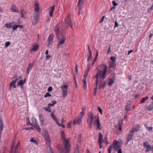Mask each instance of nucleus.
<instances>
[{
  "label": "nucleus",
  "instance_id": "obj_12",
  "mask_svg": "<svg viewBox=\"0 0 153 153\" xmlns=\"http://www.w3.org/2000/svg\"><path fill=\"white\" fill-rule=\"evenodd\" d=\"M94 124L95 125L97 126L98 129L100 130L102 129V126H101L100 123V122L99 117H97L96 120V123L94 122Z\"/></svg>",
  "mask_w": 153,
  "mask_h": 153
},
{
  "label": "nucleus",
  "instance_id": "obj_43",
  "mask_svg": "<svg viewBox=\"0 0 153 153\" xmlns=\"http://www.w3.org/2000/svg\"><path fill=\"white\" fill-rule=\"evenodd\" d=\"M92 53H90L89 56L88 57L87 62H89L92 59Z\"/></svg>",
  "mask_w": 153,
  "mask_h": 153
},
{
  "label": "nucleus",
  "instance_id": "obj_59",
  "mask_svg": "<svg viewBox=\"0 0 153 153\" xmlns=\"http://www.w3.org/2000/svg\"><path fill=\"white\" fill-rule=\"evenodd\" d=\"M122 123H121V124ZM121 125L122 124H119V127L118 128L119 130L120 131H121L122 130V126H121Z\"/></svg>",
  "mask_w": 153,
  "mask_h": 153
},
{
  "label": "nucleus",
  "instance_id": "obj_7",
  "mask_svg": "<svg viewBox=\"0 0 153 153\" xmlns=\"http://www.w3.org/2000/svg\"><path fill=\"white\" fill-rule=\"evenodd\" d=\"M143 146L145 148V152L147 153L152 150V146L148 142L145 141L143 143Z\"/></svg>",
  "mask_w": 153,
  "mask_h": 153
},
{
  "label": "nucleus",
  "instance_id": "obj_11",
  "mask_svg": "<svg viewBox=\"0 0 153 153\" xmlns=\"http://www.w3.org/2000/svg\"><path fill=\"white\" fill-rule=\"evenodd\" d=\"M34 63L29 64L26 70L27 74L28 75L33 66Z\"/></svg>",
  "mask_w": 153,
  "mask_h": 153
},
{
  "label": "nucleus",
  "instance_id": "obj_39",
  "mask_svg": "<svg viewBox=\"0 0 153 153\" xmlns=\"http://www.w3.org/2000/svg\"><path fill=\"white\" fill-rule=\"evenodd\" d=\"M60 137L66 140V139L65 138L64 133L63 131H60Z\"/></svg>",
  "mask_w": 153,
  "mask_h": 153
},
{
  "label": "nucleus",
  "instance_id": "obj_42",
  "mask_svg": "<svg viewBox=\"0 0 153 153\" xmlns=\"http://www.w3.org/2000/svg\"><path fill=\"white\" fill-rule=\"evenodd\" d=\"M23 83L22 79H21L18 82L17 84V85L18 86L22 85H23Z\"/></svg>",
  "mask_w": 153,
  "mask_h": 153
},
{
  "label": "nucleus",
  "instance_id": "obj_63",
  "mask_svg": "<svg viewBox=\"0 0 153 153\" xmlns=\"http://www.w3.org/2000/svg\"><path fill=\"white\" fill-rule=\"evenodd\" d=\"M88 73H85L84 75V79H86L88 76Z\"/></svg>",
  "mask_w": 153,
  "mask_h": 153
},
{
  "label": "nucleus",
  "instance_id": "obj_38",
  "mask_svg": "<svg viewBox=\"0 0 153 153\" xmlns=\"http://www.w3.org/2000/svg\"><path fill=\"white\" fill-rule=\"evenodd\" d=\"M103 142L105 144H107H107H108L109 143L108 141V138L107 137H104V139ZM106 146H107V145Z\"/></svg>",
  "mask_w": 153,
  "mask_h": 153
},
{
  "label": "nucleus",
  "instance_id": "obj_61",
  "mask_svg": "<svg viewBox=\"0 0 153 153\" xmlns=\"http://www.w3.org/2000/svg\"><path fill=\"white\" fill-rule=\"evenodd\" d=\"M110 47L111 46H109L108 49V51L107 52V54H109L111 53V51H110Z\"/></svg>",
  "mask_w": 153,
  "mask_h": 153
},
{
  "label": "nucleus",
  "instance_id": "obj_44",
  "mask_svg": "<svg viewBox=\"0 0 153 153\" xmlns=\"http://www.w3.org/2000/svg\"><path fill=\"white\" fill-rule=\"evenodd\" d=\"M26 121L27 126H32V124L30 123L29 118L28 117L26 118Z\"/></svg>",
  "mask_w": 153,
  "mask_h": 153
},
{
  "label": "nucleus",
  "instance_id": "obj_46",
  "mask_svg": "<svg viewBox=\"0 0 153 153\" xmlns=\"http://www.w3.org/2000/svg\"><path fill=\"white\" fill-rule=\"evenodd\" d=\"M51 96V95L48 92H47L44 96V97L45 98H46L48 97Z\"/></svg>",
  "mask_w": 153,
  "mask_h": 153
},
{
  "label": "nucleus",
  "instance_id": "obj_35",
  "mask_svg": "<svg viewBox=\"0 0 153 153\" xmlns=\"http://www.w3.org/2000/svg\"><path fill=\"white\" fill-rule=\"evenodd\" d=\"M20 141H18V142H17V145H16L15 147H14V151H18V147L20 145Z\"/></svg>",
  "mask_w": 153,
  "mask_h": 153
},
{
  "label": "nucleus",
  "instance_id": "obj_48",
  "mask_svg": "<svg viewBox=\"0 0 153 153\" xmlns=\"http://www.w3.org/2000/svg\"><path fill=\"white\" fill-rule=\"evenodd\" d=\"M97 109L98 111L100 113V114L101 115H102V110L101 108L100 107L98 106L97 107Z\"/></svg>",
  "mask_w": 153,
  "mask_h": 153
},
{
  "label": "nucleus",
  "instance_id": "obj_33",
  "mask_svg": "<svg viewBox=\"0 0 153 153\" xmlns=\"http://www.w3.org/2000/svg\"><path fill=\"white\" fill-rule=\"evenodd\" d=\"M39 48V45H38L35 44L33 46V48L32 49L34 51H36Z\"/></svg>",
  "mask_w": 153,
  "mask_h": 153
},
{
  "label": "nucleus",
  "instance_id": "obj_6",
  "mask_svg": "<svg viewBox=\"0 0 153 153\" xmlns=\"http://www.w3.org/2000/svg\"><path fill=\"white\" fill-rule=\"evenodd\" d=\"M32 125H33V126L36 128L37 131L40 132L41 131V128L38 124L37 121L35 117H32Z\"/></svg>",
  "mask_w": 153,
  "mask_h": 153
},
{
  "label": "nucleus",
  "instance_id": "obj_50",
  "mask_svg": "<svg viewBox=\"0 0 153 153\" xmlns=\"http://www.w3.org/2000/svg\"><path fill=\"white\" fill-rule=\"evenodd\" d=\"M10 153H14V147L13 145H12L10 147Z\"/></svg>",
  "mask_w": 153,
  "mask_h": 153
},
{
  "label": "nucleus",
  "instance_id": "obj_49",
  "mask_svg": "<svg viewBox=\"0 0 153 153\" xmlns=\"http://www.w3.org/2000/svg\"><path fill=\"white\" fill-rule=\"evenodd\" d=\"M19 26H18L17 25H15L12 27V29L13 30H16Z\"/></svg>",
  "mask_w": 153,
  "mask_h": 153
},
{
  "label": "nucleus",
  "instance_id": "obj_21",
  "mask_svg": "<svg viewBox=\"0 0 153 153\" xmlns=\"http://www.w3.org/2000/svg\"><path fill=\"white\" fill-rule=\"evenodd\" d=\"M39 118L41 124H43L44 122V120L43 115L41 114H39Z\"/></svg>",
  "mask_w": 153,
  "mask_h": 153
},
{
  "label": "nucleus",
  "instance_id": "obj_18",
  "mask_svg": "<svg viewBox=\"0 0 153 153\" xmlns=\"http://www.w3.org/2000/svg\"><path fill=\"white\" fill-rule=\"evenodd\" d=\"M100 84L99 85V87L98 88L99 89L101 88L103 89L105 87L106 84V81H104L102 82V81L100 80Z\"/></svg>",
  "mask_w": 153,
  "mask_h": 153
},
{
  "label": "nucleus",
  "instance_id": "obj_4",
  "mask_svg": "<svg viewBox=\"0 0 153 153\" xmlns=\"http://www.w3.org/2000/svg\"><path fill=\"white\" fill-rule=\"evenodd\" d=\"M102 66L103 67H104V68L103 69V72H102V71L100 69L98 70L96 74L98 76H100L99 79H100L101 78L102 79H104L106 77V74L107 69V67L104 64H102Z\"/></svg>",
  "mask_w": 153,
  "mask_h": 153
},
{
  "label": "nucleus",
  "instance_id": "obj_58",
  "mask_svg": "<svg viewBox=\"0 0 153 153\" xmlns=\"http://www.w3.org/2000/svg\"><path fill=\"white\" fill-rule=\"evenodd\" d=\"M52 88L51 86H49L48 89V90H47V91H48V92H51L52 91Z\"/></svg>",
  "mask_w": 153,
  "mask_h": 153
},
{
  "label": "nucleus",
  "instance_id": "obj_1",
  "mask_svg": "<svg viewBox=\"0 0 153 153\" xmlns=\"http://www.w3.org/2000/svg\"><path fill=\"white\" fill-rule=\"evenodd\" d=\"M54 30L56 33V38L58 41V43L56 46V48H60L62 47V45H63L65 43L66 39L65 37L61 32L58 25L56 26L54 29Z\"/></svg>",
  "mask_w": 153,
  "mask_h": 153
},
{
  "label": "nucleus",
  "instance_id": "obj_26",
  "mask_svg": "<svg viewBox=\"0 0 153 153\" xmlns=\"http://www.w3.org/2000/svg\"><path fill=\"white\" fill-rule=\"evenodd\" d=\"M26 12L23 10V9H22L21 10V15L20 16L22 18H24L26 14Z\"/></svg>",
  "mask_w": 153,
  "mask_h": 153
},
{
  "label": "nucleus",
  "instance_id": "obj_64",
  "mask_svg": "<svg viewBox=\"0 0 153 153\" xmlns=\"http://www.w3.org/2000/svg\"><path fill=\"white\" fill-rule=\"evenodd\" d=\"M117 153H122V150L121 148H120L118 149Z\"/></svg>",
  "mask_w": 153,
  "mask_h": 153
},
{
  "label": "nucleus",
  "instance_id": "obj_54",
  "mask_svg": "<svg viewBox=\"0 0 153 153\" xmlns=\"http://www.w3.org/2000/svg\"><path fill=\"white\" fill-rule=\"evenodd\" d=\"M112 3L114 7L117 6L118 5V4L117 3H116V2L114 1H112Z\"/></svg>",
  "mask_w": 153,
  "mask_h": 153
},
{
  "label": "nucleus",
  "instance_id": "obj_62",
  "mask_svg": "<svg viewBox=\"0 0 153 153\" xmlns=\"http://www.w3.org/2000/svg\"><path fill=\"white\" fill-rule=\"evenodd\" d=\"M51 57V55H47L45 58L46 59L48 60L50 59V58Z\"/></svg>",
  "mask_w": 153,
  "mask_h": 153
},
{
  "label": "nucleus",
  "instance_id": "obj_47",
  "mask_svg": "<svg viewBox=\"0 0 153 153\" xmlns=\"http://www.w3.org/2000/svg\"><path fill=\"white\" fill-rule=\"evenodd\" d=\"M30 141L33 143L35 144H37V142L35 140L33 139V138L32 137L30 138Z\"/></svg>",
  "mask_w": 153,
  "mask_h": 153
},
{
  "label": "nucleus",
  "instance_id": "obj_14",
  "mask_svg": "<svg viewBox=\"0 0 153 153\" xmlns=\"http://www.w3.org/2000/svg\"><path fill=\"white\" fill-rule=\"evenodd\" d=\"M86 121V122L89 124V126L90 128H92L93 127V123L94 121L90 119L88 117H87Z\"/></svg>",
  "mask_w": 153,
  "mask_h": 153
},
{
  "label": "nucleus",
  "instance_id": "obj_56",
  "mask_svg": "<svg viewBox=\"0 0 153 153\" xmlns=\"http://www.w3.org/2000/svg\"><path fill=\"white\" fill-rule=\"evenodd\" d=\"M75 71L76 72V73H77L78 72V65H76L75 68Z\"/></svg>",
  "mask_w": 153,
  "mask_h": 153
},
{
  "label": "nucleus",
  "instance_id": "obj_15",
  "mask_svg": "<svg viewBox=\"0 0 153 153\" xmlns=\"http://www.w3.org/2000/svg\"><path fill=\"white\" fill-rule=\"evenodd\" d=\"M39 19V15L37 14H35L32 20L33 23H37Z\"/></svg>",
  "mask_w": 153,
  "mask_h": 153
},
{
  "label": "nucleus",
  "instance_id": "obj_40",
  "mask_svg": "<svg viewBox=\"0 0 153 153\" xmlns=\"http://www.w3.org/2000/svg\"><path fill=\"white\" fill-rule=\"evenodd\" d=\"M110 59L111 60V61H109V62H116V57L112 56L110 57Z\"/></svg>",
  "mask_w": 153,
  "mask_h": 153
},
{
  "label": "nucleus",
  "instance_id": "obj_32",
  "mask_svg": "<svg viewBox=\"0 0 153 153\" xmlns=\"http://www.w3.org/2000/svg\"><path fill=\"white\" fill-rule=\"evenodd\" d=\"M149 97L148 96H146L142 98L140 101L141 103H144L147 99H148Z\"/></svg>",
  "mask_w": 153,
  "mask_h": 153
},
{
  "label": "nucleus",
  "instance_id": "obj_37",
  "mask_svg": "<svg viewBox=\"0 0 153 153\" xmlns=\"http://www.w3.org/2000/svg\"><path fill=\"white\" fill-rule=\"evenodd\" d=\"M113 146V145L112 144L109 146L108 148V153H111V151Z\"/></svg>",
  "mask_w": 153,
  "mask_h": 153
},
{
  "label": "nucleus",
  "instance_id": "obj_51",
  "mask_svg": "<svg viewBox=\"0 0 153 153\" xmlns=\"http://www.w3.org/2000/svg\"><path fill=\"white\" fill-rule=\"evenodd\" d=\"M0 126H1L4 127V125L3 122V120L1 118L0 119Z\"/></svg>",
  "mask_w": 153,
  "mask_h": 153
},
{
  "label": "nucleus",
  "instance_id": "obj_10",
  "mask_svg": "<svg viewBox=\"0 0 153 153\" xmlns=\"http://www.w3.org/2000/svg\"><path fill=\"white\" fill-rule=\"evenodd\" d=\"M42 135L45 138V140L50 138V135L48 131L46 130H43L42 131Z\"/></svg>",
  "mask_w": 153,
  "mask_h": 153
},
{
  "label": "nucleus",
  "instance_id": "obj_19",
  "mask_svg": "<svg viewBox=\"0 0 153 153\" xmlns=\"http://www.w3.org/2000/svg\"><path fill=\"white\" fill-rule=\"evenodd\" d=\"M116 67V62H109V68H112L115 69Z\"/></svg>",
  "mask_w": 153,
  "mask_h": 153
},
{
  "label": "nucleus",
  "instance_id": "obj_28",
  "mask_svg": "<svg viewBox=\"0 0 153 153\" xmlns=\"http://www.w3.org/2000/svg\"><path fill=\"white\" fill-rule=\"evenodd\" d=\"M147 109L148 111H151L153 109V102L152 103L149 105L147 107Z\"/></svg>",
  "mask_w": 153,
  "mask_h": 153
},
{
  "label": "nucleus",
  "instance_id": "obj_25",
  "mask_svg": "<svg viewBox=\"0 0 153 153\" xmlns=\"http://www.w3.org/2000/svg\"><path fill=\"white\" fill-rule=\"evenodd\" d=\"M131 105V101L128 102L127 103L126 105V109L127 111H130V110L131 107L130 106Z\"/></svg>",
  "mask_w": 153,
  "mask_h": 153
},
{
  "label": "nucleus",
  "instance_id": "obj_29",
  "mask_svg": "<svg viewBox=\"0 0 153 153\" xmlns=\"http://www.w3.org/2000/svg\"><path fill=\"white\" fill-rule=\"evenodd\" d=\"M34 10L38 12L39 10V5L38 3H35L34 4Z\"/></svg>",
  "mask_w": 153,
  "mask_h": 153
},
{
  "label": "nucleus",
  "instance_id": "obj_45",
  "mask_svg": "<svg viewBox=\"0 0 153 153\" xmlns=\"http://www.w3.org/2000/svg\"><path fill=\"white\" fill-rule=\"evenodd\" d=\"M43 109L45 110L46 111H47L49 112H51V109L49 107H45L43 108Z\"/></svg>",
  "mask_w": 153,
  "mask_h": 153
},
{
  "label": "nucleus",
  "instance_id": "obj_23",
  "mask_svg": "<svg viewBox=\"0 0 153 153\" xmlns=\"http://www.w3.org/2000/svg\"><path fill=\"white\" fill-rule=\"evenodd\" d=\"M15 23L14 22H13L11 23H6L5 24V25L7 29H10L12 27L11 25H13Z\"/></svg>",
  "mask_w": 153,
  "mask_h": 153
},
{
  "label": "nucleus",
  "instance_id": "obj_22",
  "mask_svg": "<svg viewBox=\"0 0 153 153\" xmlns=\"http://www.w3.org/2000/svg\"><path fill=\"white\" fill-rule=\"evenodd\" d=\"M112 79L111 78L109 80V82L108 83V85L109 86H112V84L114 83V79L115 78L114 75H113Z\"/></svg>",
  "mask_w": 153,
  "mask_h": 153
},
{
  "label": "nucleus",
  "instance_id": "obj_16",
  "mask_svg": "<svg viewBox=\"0 0 153 153\" xmlns=\"http://www.w3.org/2000/svg\"><path fill=\"white\" fill-rule=\"evenodd\" d=\"M55 7V5L54 4L53 6L49 8V13L51 17H52L53 16Z\"/></svg>",
  "mask_w": 153,
  "mask_h": 153
},
{
  "label": "nucleus",
  "instance_id": "obj_55",
  "mask_svg": "<svg viewBox=\"0 0 153 153\" xmlns=\"http://www.w3.org/2000/svg\"><path fill=\"white\" fill-rule=\"evenodd\" d=\"M82 2V0H79L78 3V6H80Z\"/></svg>",
  "mask_w": 153,
  "mask_h": 153
},
{
  "label": "nucleus",
  "instance_id": "obj_60",
  "mask_svg": "<svg viewBox=\"0 0 153 153\" xmlns=\"http://www.w3.org/2000/svg\"><path fill=\"white\" fill-rule=\"evenodd\" d=\"M118 25L117 22V21H115V26H114V28H115V27H118Z\"/></svg>",
  "mask_w": 153,
  "mask_h": 153
},
{
  "label": "nucleus",
  "instance_id": "obj_27",
  "mask_svg": "<svg viewBox=\"0 0 153 153\" xmlns=\"http://www.w3.org/2000/svg\"><path fill=\"white\" fill-rule=\"evenodd\" d=\"M99 138L98 142H102V139L103 138V135L101 132H100L99 134Z\"/></svg>",
  "mask_w": 153,
  "mask_h": 153
},
{
  "label": "nucleus",
  "instance_id": "obj_30",
  "mask_svg": "<svg viewBox=\"0 0 153 153\" xmlns=\"http://www.w3.org/2000/svg\"><path fill=\"white\" fill-rule=\"evenodd\" d=\"M17 80V78L16 77L15 79L13 80L10 82V87H11V88L16 83Z\"/></svg>",
  "mask_w": 153,
  "mask_h": 153
},
{
  "label": "nucleus",
  "instance_id": "obj_41",
  "mask_svg": "<svg viewBox=\"0 0 153 153\" xmlns=\"http://www.w3.org/2000/svg\"><path fill=\"white\" fill-rule=\"evenodd\" d=\"M51 117L52 118V119L54 120H56V116H55V115L53 114V113H52L51 114Z\"/></svg>",
  "mask_w": 153,
  "mask_h": 153
},
{
  "label": "nucleus",
  "instance_id": "obj_36",
  "mask_svg": "<svg viewBox=\"0 0 153 153\" xmlns=\"http://www.w3.org/2000/svg\"><path fill=\"white\" fill-rule=\"evenodd\" d=\"M46 141V144L48 146H50V145L51 144V140L50 138H49L48 139H47L46 140H45Z\"/></svg>",
  "mask_w": 153,
  "mask_h": 153
},
{
  "label": "nucleus",
  "instance_id": "obj_8",
  "mask_svg": "<svg viewBox=\"0 0 153 153\" xmlns=\"http://www.w3.org/2000/svg\"><path fill=\"white\" fill-rule=\"evenodd\" d=\"M65 23L66 25H68L67 27L70 26L71 28H72L73 24L69 16H68L65 19Z\"/></svg>",
  "mask_w": 153,
  "mask_h": 153
},
{
  "label": "nucleus",
  "instance_id": "obj_9",
  "mask_svg": "<svg viewBox=\"0 0 153 153\" xmlns=\"http://www.w3.org/2000/svg\"><path fill=\"white\" fill-rule=\"evenodd\" d=\"M61 88L63 91V95L64 97L67 96V92L68 91V86L67 85H63L61 86Z\"/></svg>",
  "mask_w": 153,
  "mask_h": 153
},
{
  "label": "nucleus",
  "instance_id": "obj_2",
  "mask_svg": "<svg viewBox=\"0 0 153 153\" xmlns=\"http://www.w3.org/2000/svg\"><path fill=\"white\" fill-rule=\"evenodd\" d=\"M140 129V126L139 125H135L133 128L131 129L128 134L126 137V145L130 141L133 140V136L135 132H138Z\"/></svg>",
  "mask_w": 153,
  "mask_h": 153
},
{
  "label": "nucleus",
  "instance_id": "obj_20",
  "mask_svg": "<svg viewBox=\"0 0 153 153\" xmlns=\"http://www.w3.org/2000/svg\"><path fill=\"white\" fill-rule=\"evenodd\" d=\"M53 35H52L51 34L48 37V46L49 45L51 44L53 42Z\"/></svg>",
  "mask_w": 153,
  "mask_h": 153
},
{
  "label": "nucleus",
  "instance_id": "obj_57",
  "mask_svg": "<svg viewBox=\"0 0 153 153\" xmlns=\"http://www.w3.org/2000/svg\"><path fill=\"white\" fill-rule=\"evenodd\" d=\"M88 52L89 53H92V52L91 51V49H90V46L88 45Z\"/></svg>",
  "mask_w": 153,
  "mask_h": 153
},
{
  "label": "nucleus",
  "instance_id": "obj_13",
  "mask_svg": "<svg viewBox=\"0 0 153 153\" xmlns=\"http://www.w3.org/2000/svg\"><path fill=\"white\" fill-rule=\"evenodd\" d=\"M88 117H89L93 120H94V119H96L97 117L96 115H95L92 111L88 112Z\"/></svg>",
  "mask_w": 153,
  "mask_h": 153
},
{
  "label": "nucleus",
  "instance_id": "obj_31",
  "mask_svg": "<svg viewBox=\"0 0 153 153\" xmlns=\"http://www.w3.org/2000/svg\"><path fill=\"white\" fill-rule=\"evenodd\" d=\"M82 118V117H81L79 116L77 118L76 123L80 125L81 123Z\"/></svg>",
  "mask_w": 153,
  "mask_h": 153
},
{
  "label": "nucleus",
  "instance_id": "obj_17",
  "mask_svg": "<svg viewBox=\"0 0 153 153\" xmlns=\"http://www.w3.org/2000/svg\"><path fill=\"white\" fill-rule=\"evenodd\" d=\"M10 10L13 12L18 13L19 11L18 8L14 4H13L11 6Z\"/></svg>",
  "mask_w": 153,
  "mask_h": 153
},
{
  "label": "nucleus",
  "instance_id": "obj_5",
  "mask_svg": "<svg viewBox=\"0 0 153 153\" xmlns=\"http://www.w3.org/2000/svg\"><path fill=\"white\" fill-rule=\"evenodd\" d=\"M123 144V140L119 139L118 141H117L116 140H114L112 145H113L114 147L113 149L115 151H116L119 149L120 148Z\"/></svg>",
  "mask_w": 153,
  "mask_h": 153
},
{
  "label": "nucleus",
  "instance_id": "obj_34",
  "mask_svg": "<svg viewBox=\"0 0 153 153\" xmlns=\"http://www.w3.org/2000/svg\"><path fill=\"white\" fill-rule=\"evenodd\" d=\"M145 126L147 128V129L149 131H151L152 130L153 128L152 126H149L147 124H144Z\"/></svg>",
  "mask_w": 153,
  "mask_h": 153
},
{
  "label": "nucleus",
  "instance_id": "obj_53",
  "mask_svg": "<svg viewBox=\"0 0 153 153\" xmlns=\"http://www.w3.org/2000/svg\"><path fill=\"white\" fill-rule=\"evenodd\" d=\"M79 148H76L74 150V153H79Z\"/></svg>",
  "mask_w": 153,
  "mask_h": 153
},
{
  "label": "nucleus",
  "instance_id": "obj_52",
  "mask_svg": "<svg viewBox=\"0 0 153 153\" xmlns=\"http://www.w3.org/2000/svg\"><path fill=\"white\" fill-rule=\"evenodd\" d=\"M10 42H7L5 43V46L6 48H7L8 46L10 45Z\"/></svg>",
  "mask_w": 153,
  "mask_h": 153
},
{
  "label": "nucleus",
  "instance_id": "obj_24",
  "mask_svg": "<svg viewBox=\"0 0 153 153\" xmlns=\"http://www.w3.org/2000/svg\"><path fill=\"white\" fill-rule=\"evenodd\" d=\"M85 106H83L82 107V111L80 113L79 116L81 117H83L84 116L85 110Z\"/></svg>",
  "mask_w": 153,
  "mask_h": 153
},
{
  "label": "nucleus",
  "instance_id": "obj_3",
  "mask_svg": "<svg viewBox=\"0 0 153 153\" xmlns=\"http://www.w3.org/2000/svg\"><path fill=\"white\" fill-rule=\"evenodd\" d=\"M71 147L69 141L68 140H66L64 143L63 148H61L59 149V152L60 153H70Z\"/></svg>",
  "mask_w": 153,
  "mask_h": 153
}]
</instances>
